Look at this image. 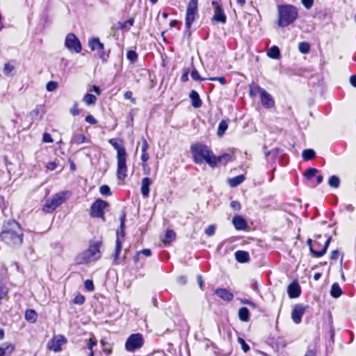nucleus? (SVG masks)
Returning <instances> with one entry per match:
<instances>
[{
    "mask_svg": "<svg viewBox=\"0 0 356 356\" xmlns=\"http://www.w3.org/2000/svg\"><path fill=\"white\" fill-rule=\"evenodd\" d=\"M191 153L195 163H202L204 161L211 167H214L217 163H220L222 159L227 161L231 158L229 154L216 156L213 152L203 144H196L191 146Z\"/></svg>",
    "mask_w": 356,
    "mask_h": 356,
    "instance_id": "nucleus-1",
    "label": "nucleus"
},
{
    "mask_svg": "<svg viewBox=\"0 0 356 356\" xmlns=\"http://www.w3.org/2000/svg\"><path fill=\"white\" fill-rule=\"evenodd\" d=\"M0 237L10 246L20 245L23 241L22 230L15 220H8L3 224Z\"/></svg>",
    "mask_w": 356,
    "mask_h": 356,
    "instance_id": "nucleus-2",
    "label": "nucleus"
},
{
    "mask_svg": "<svg viewBox=\"0 0 356 356\" xmlns=\"http://www.w3.org/2000/svg\"><path fill=\"white\" fill-rule=\"evenodd\" d=\"M108 143L117 151V177L120 180H124L127 177V154L122 144V141L118 143L116 138H111Z\"/></svg>",
    "mask_w": 356,
    "mask_h": 356,
    "instance_id": "nucleus-3",
    "label": "nucleus"
},
{
    "mask_svg": "<svg viewBox=\"0 0 356 356\" xmlns=\"http://www.w3.org/2000/svg\"><path fill=\"white\" fill-rule=\"evenodd\" d=\"M277 10L278 26L280 27H285L291 24L298 15V9L291 5L278 6Z\"/></svg>",
    "mask_w": 356,
    "mask_h": 356,
    "instance_id": "nucleus-4",
    "label": "nucleus"
},
{
    "mask_svg": "<svg viewBox=\"0 0 356 356\" xmlns=\"http://www.w3.org/2000/svg\"><path fill=\"white\" fill-rule=\"evenodd\" d=\"M68 192H60L55 194L51 200H47L43 206V211L51 213L62 204L67 198Z\"/></svg>",
    "mask_w": 356,
    "mask_h": 356,
    "instance_id": "nucleus-5",
    "label": "nucleus"
},
{
    "mask_svg": "<svg viewBox=\"0 0 356 356\" xmlns=\"http://www.w3.org/2000/svg\"><path fill=\"white\" fill-rule=\"evenodd\" d=\"M197 5L198 0H191L187 5L185 19L186 28L187 31H189L192 24L198 17Z\"/></svg>",
    "mask_w": 356,
    "mask_h": 356,
    "instance_id": "nucleus-6",
    "label": "nucleus"
},
{
    "mask_svg": "<svg viewBox=\"0 0 356 356\" xmlns=\"http://www.w3.org/2000/svg\"><path fill=\"white\" fill-rule=\"evenodd\" d=\"M144 344V338L140 333L131 334L127 339L125 349L129 352H134L140 349Z\"/></svg>",
    "mask_w": 356,
    "mask_h": 356,
    "instance_id": "nucleus-7",
    "label": "nucleus"
},
{
    "mask_svg": "<svg viewBox=\"0 0 356 356\" xmlns=\"http://www.w3.org/2000/svg\"><path fill=\"white\" fill-rule=\"evenodd\" d=\"M107 207H108L107 202L101 199L97 200L90 207V216L93 218H101L104 221V209Z\"/></svg>",
    "mask_w": 356,
    "mask_h": 356,
    "instance_id": "nucleus-8",
    "label": "nucleus"
},
{
    "mask_svg": "<svg viewBox=\"0 0 356 356\" xmlns=\"http://www.w3.org/2000/svg\"><path fill=\"white\" fill-rule=\"evenodd\" d=\"M99 248L100 244L99 243L90 245L89 248L83 254L84 261L90 262L98 259L100 257Z\"/></svg>",
    "mask_w": 356,
    "mask_h": 356,
    "instance_id": "nucleus-9",
    "label": "nucleus"
},
{
    "mask_svg": "<svg viewBox=\"0 0 356 356\" xmlns=\"http://www.w3.org/2000/svg\"><path fill=\"white\" fill-rule=\"evenodd\" d=\"M65 45L70 51H74L76 53H79L82 49L80 40L72 33L67 35Z\"/></svg>",
    "mask_w": 356,
    "mask_h": 356,
    "instance_id": "nucleus-10",
    "label": "nucleus"
},
{
    "mask_svg": "<svg viewBox=\"0 0 356 356\" xmlns=\"http://www.w3.org/2000/svg\"><path fill=\"white\" fill-rule=\"evenodd\" d=\"M254 90L260 94L261 104L264 107L270 108L274 106L275 102L273 97L264 89L256 86H254Z\"/></svg>",
    "mask_w": 356,
    "mask_h": 356,
    "instance_id": "nucleus-11",
    "label": "nucleus"
},
{
    "mask_svg": "<svg viewBox=\"0 0 356 356\" xmlns=\"http://www.w3.org/2000/svg\"><path fill=\"white\" fill-rule=\"evenodd\" d=\"M211 5L214 9V15L212 17V20L222 24H225L227 22V17L222 6L216 1H213Z\"/></svg>",
    "mask_w": 356,
    "mask_h": 356,
    "instance_id": "nucleus-12",
    "label": "nucleus"
},
{
    "mask_svg": "<svg viewBox=\"0 0 356 356\" xmlns=\"http://www.w3.org/2000/svg\"><path fill=\"white\" fill-rule=\"evenodd\" d=\"M332 238L331 236L328 237L327 239L326 240L325 244H324V246L323 248V249L320 251H318V250H316L314 249L313 246H312V240L311 238H308L307 241V244L309 245V250L311 252V253L312 254V255L314 257H316V258H318V257H321L322 256H323L326 252H327V250L329 247V245H330V241H331Z\"/></svg>",
    "mask_w": 356,
    "mask_h": 356,
    "instance_id": "nucleus-13",
    "label": "nucleus"
},
{
    "mask_svg": "<svg viewBox=\"0 0 356 356\" xmlns=\"http://www.w3.org/2000/svg\"><path fill=\"white\" fill-rule=\"evenodd\" d=\"M306 309L307 307L300 304L294 306L291 314V318L295 323L299 324L301 322L302 316L305 314Z\"/></svg>",
    "mask_w": 356,
    "mask_h": 356,
    "instance_id": "nucleus-14",
    "label": "nucleus"
},
{
    "mask_svg": "<svg viewBox=\"0 0 356 356\" xmlns=\"http://www.w3.org/2000/svg\"><path fill=\"white\" fill-rule=\"evenodd\" d=\"M65 342L66 339L63 336H57L48 343V347L56 353L59 352L61 349V346Z\"/></svg>",
    "mask_w": 356,
    "mask_h": 356,
    "instance_id": "nucleus-15",
    "label": "nucleus"
},
{
    "mask_svg": "<svg viewBox=\"0 0 356 356\" xmlns=\"http://www.w3.org/2000/svg\"><path fill=\"white\" fill-rule=\"evenodd\" d=\"M287 293L291 298H296L300 296L301 289L297 282H293L287 288Z\"/></svg>",
    "mask_w": 356,
    "mask_h": 356,
    "instance_id": "nucleus-16",
    "label": "nucleus"
},
{
    "mask_svg": "<svg viewBox=\"0 0 356 356\" xmlns=\"http://www.w3.org/2000/svg\"><path fill=\"white\" fill-rule=\"evenodd\" d=\"M122 250V241L120 236H119V231L117 232V238L115 241V248L114 253L112 254V257L113 258V264L115 265H118L120 264L119 261V254Z\"/></svg>",
    "mask_w": 356,
    "mask_h": 356,
    "instance_id": "nucleus-17",
    "label": "nucleus"
},
{
    "mask_svg": "<svg viewBox=\"0 0 356 356\" xmlns=\"http://www.w3.org/2000/svg\"><path fill=\"white\" fill-rule=\"evenodd\" d=\"M216 295L225 301H232L234 298V295L229 291L225 288H218L215 291Z\"/></svg>",
    "mask_w": 356,
    "mask_h": 356,
    "instance_id": "nucleus-18",
    "label": "nucleus"
},
{
    "mask_svg": "<svg viewBox=\"0 0 356 356\" xmlns=\"http://www.w3.org/2000/svg\"><path fill=\"white\" fill-rule=\"evenodd\" d=\"M232 223L237 230H245L248 226L246 220L239 215L233 218Z\"/></svg>",
    "mask_w": 356,
    "mask_h": 356,
    "instance_id": "nucleus-19",
    "label": "nucleus"
},
{
    "mask_svg": "<svg viewBox=\"0 0 356 356\" xmlns=\"http://www.w3.org/2000/svg\"><path fill=\"white\" fill-rule=\"evenodd\" d=\"M189 97L191 99L192 106L194 108H198L201 107L202 102L197 92L192 90L189 95Z\"/></svg>",
    "mask_w": 356,
    "mask_h": 356,
    "instance_id": "nucleus-20",
    "label": "nucleus"
},
{
    "mask_svg": "<svg viewBox=\"0 0 356 356\" xmlns=\"http://www.w3.org/2000/svg\"><path fill=\"white\" fill-rule=\"evenodd\" d=\"M152 181L149 177H144L142 179L141 193L144 197H148L149 193V186Z\"/></svg>",
    "mask_w": 356,
    "mask_h": 356,
    "instance_id": "nucleus-21",
    "label": "nucleus"
},
{
    "mask_svg": "<svg viewBox=\"0 0 356 356\" xmlns=\"http://www.w3.org/2000/svg\"><path fill=\"white\" fill-rule=\"evenodd\" d=\"M235 258L239 263H246L250 260L249 253L243 250H238L235 252Z\"/></svg>",
    "mask_w": 356,
    "mask_h": 356,
    "instance_id": "nucleus-22",
    "label": "nucleus"
},
{
    "mask_svg": "<svg viewBox=\"0 0 356 356\" xmlns=\"http://www.w3.org/2000/svg\"><path fill=\"white\" fill-rule=\"evenodd\" d=\"M89 47L92 51L101 50L102 51L104 48V45L99 41L98 38H93L89 40Z\"/></svg>",
    "mask_w": 356,
    "mask_h": 356,
    "instance_id": "nucleus-23",
    "label": "nucleus"
},
{
    "mask_svg": "<svg viewBox=\"0 0 356 356\" xmlns=\"http://www.w3.org/2000/svg\"><path fill=\"white\" fill-rule=\"evenodd\" d=\"M14 350L12 344L3 343L0 347V356H9Z\"/></svg>",
    "mask_w": 356,
    "mask_h": 356,
    "instance_id": "nucleus-24",
    "label": "nucleus"
},
{
    "mask_svg": "<svg viewBox=\"0 0 356 356\" xmlns=\"http://www.w3.org/2000/svg\"><path fill=\"white\" fill-rule=\"evenodd\" d=\"M238 318L241 321L248 322L250 320V312L247 307H241L238 310Z\"/></svg>",
    "mask_w": 356,
    "mask_h": 356,
    "instance_id": "nucleus-25",
    "label": "nucleus"
},
{
    "mask_svg": "<svg viewBox=\"0 0 356 356\" xmlns=\"http://www.w3.org/2000/svg\"><path fill=\"white\" fill-rule=\"evenodd\" d=\"M267 55L271 58L278 59L280 57V49L277 46H273L268 50Z\"/></svg>",
    "mask_w": 356,
    "mask_h": 356,
    "instance_id": "nucleus-26",
    "label": "nucleus"
},
{
    "mask_svg": "<svg viewBox=\"0 0 356 356\" xmlns=\"http://www.w3.org/2000/svg\"><path fill=\"white\" fill-rule=\"evenodd\" d=\"M341 294H342V291H341V289L339 284L337 282L334 283L331 287L330 295L333 298H337Z\"/></svg>",
    "mask_w": 356,
    "mask_h": 356,
    "instance_id": "nucleus-27",
    "label": "nucleus"
},
{
    "mask_svg": "<svg viewBox=\"0 0 356 356\" xmlns=\"http://www.w3.org/2000/svg\"><path fill=\"white\" fill-rule=\"evenodd\" d=\"M38 314L33 309H28L25 312V318L30 323H35L37 320Z\"/></svg>",
    "mask_w": 356,
    "mask_h": 356,
    "instance_id": "nucleus-28",
    "label": "nucleus"
},
{
    "mask_svg": "<svg viewBox=\"0 0 356 356\" xmlns=\"http://www.w3.org/2000/svg\"><path fill=\"white\" fill-rule=\"evenodd\" d=\"M245 180V177L243 175H238L235 177L229 179V184L232 187H236Z\"/></svg>",
    "mask_w": 356,
    "mask_h": 356,
    "instance_id": "nucleus-29",
    "label": "nucleus"
},
{
    "mask_svg": "<svg viewBox=\"0 0 356 356\" xmlns=\"http://www.w3.org/2000/svg\"><path fill=\"white\" fill-rule=\"evenodd\" d=\"M228 128V124H227V120H222L220 124H218V131H217V134L219 137H222L225 132L226 131V130Z\"/></svg>",
    "mask_w": 356,
    "mask_h": 356,
    "instance_id": "nucleus-30",
    "label": "nucleus"
},
{
    "mask_svg": "<svg viewBox=\"0 0 356 356\" xmlns=\"http://www.w3.org/2000/svg\"><path fill=\"white\" fill-rule=\"evenodd\" d=\"M302 156L305 161H309L316 156V152L312 149H307L303 150Z\"/></svg>",
    "mask_w": 356,
    "mask_h": 356,
    "instance_id": "nucleus-31",
    "label": "nucleus"
},
{
    "mask_svg": "<svg viewBox=\"0 0 356 356\" xmlns=\"http://www.w3.org/2000/svg\"><path fill=\"white\" fill-rule=\"evenodd\" d=\"M175 238V233L173 230L168 229L167 230L164 238L162 240V241L165 244H169L171 241H172Z\"/></svg>",
    "mask_w": 356,
    "mask_h": 356,
    "instance_id": "nucleus-32",
    "label": "nucleus"
},
{
    "mask_svg": "<svg viewBox=\"0 0 356 356\" xmlns=\"http://www.w3.org/2000/svg\"><path fill=\"white\" fill-rule=\"evenodd\" d=\"M83 100L87 105H91L95 104L97 98L94 95L88 93L83 97Z\"/></svg>",
    "mask_w": 356,
    "mask_h": 356,
    "instance_id": "nucleus-33",
    "label": "nucleus"
},
{
    "mask_svg": "<svg viewBox=\"0 0 356 356\" xmlns=\"http://www.w3.org/2000/svg\"><path fill=\"white\" fill-rule=\"evenodd\" d=\"M328 184L330 187L338 188L340 184V179L337 176L332 175L329 179Z\"/></svg>",
    "mask_w": 356,
    "mask_h": 356,
    "instance_id": "nucleus-34",
    "label": "nucleus"
},
{
    "mask_svg": "<svg viewBox=\"0 0 356 356\" xmlns=\"http://www.w3.org/2000/svg\"><path fill=\"white\" fill-rule=\"evenodd\" d=\"M86 140V138L83 134H76L74 135V136L72 139V142L76 143V144H81V143H85Z\"/></svg>",
    "mask_w": 356,
    "mask_h": 356,
    "instance_id": "nucleus-35",
    "label": "nucleus"
},
{
    "mask_svg": "<svg viewBox=\"0 0 356 356\" xmlns=\"http://www.w3.org/2000/svg\"><path fill=\"white\" fill-rule=\"evenodd\" d=\"M317 169L309 168L305 172L304 175L308 180H310L317 174Z\"/></svg>",
    "mask_w": 356,
    "mask_h": 356,
    "instance_id": "nucleus-36",
    "label": "nucleus"
},
{
    "mask_svg": "<svg viewBox=\"0 0 356 356\" xmlns=\"http://www.w3.org/2000/svg\"><path fill=\"white\" fill-rule=\"evenodd\" d=\"M298 49L302 54H307L309 52L310 46L308 42H301L298 44Z\"/></svg>",
    "mask_w": 356,
    "mask_h": 356,
    "instance_id": "nucleus-37",
    "label": "nucleus"
},
{
    "mask_svg": "<svg viewBox=\"0 0 356 356\" xmlns=\"http://www.w3.org/2000/svg\"><path fill=\"white\" fill-rule=\"evenodd\" d=\"M125 218H126V213L124 211L122 212L121 216H120V232H119V236L120 235L121 238H124V223H125Z\"/></svg>",
    "mask_w": 356,
    "mask_h": 356,
    "instance_id": "nucleus-38",
    "label": "nucleus"
},
{
    "mask_svg": "<svg viewBox=\"0 0 356 356\" xmlns=\"http://www.w3.org/2000/svg\"><path fill=\"white\" fill-rule=\"evenodd\" d=\"M144 254V255H145L147 257H149L152 254V252H151V250H149V249H143V250H142L140 251L137 252V253L136 254V255L134 257V259L135 262H138V261L139 254Z\"/></svg>",
    "mask_w": 356,
    "mask_h": 356,
    "instance_id": "nucleus-39",
    "label": "nucleus"
},
{
    "mask_svg": "<svg viewBox=\"0 0 356 356\" xmlns=\"http://www.w3.org/2000/svg\"><path fill=\"white\" fill-rule=\"evenodd\" d=\"M134 23V19L129 18L126 22L121 24L120 29L129 30L130 29V27L133 26Z\"/></svg>",
    "mask_w": 356,
    "mask_h": 356,
    "instance_id": "nucleus-40",
    "label": "nucleus"
},
{
    "mask_svg": "<svg viewBox=\"0 0 356 356\" xmlns=\"http://www.w3.org/2000/svg\"><path fill=\"white\" fill-rule=\"evenodd\" d=\"M127 58L131 63H134L138 58V54L135 51L129 50L127 54Z\"/></svg>",
    "mask_w": 356,
    "mask_h": 356,
    "instance_id": "nucleus-41",
    "label": "nucleus"
},
{
    "mask_svg": "<svg viewBox=\"0 0 356 356\" xmlns=\"http://www.w3.org/2000/svg\"><path fill=\"white\" fill-rule=\"evenodd\" d=\"M193 69L191 72V78L195 81H201L205 80L206 79L202 78L200 75L197 70L193 66Z\"/></svg>",
    "mask_w": 356,
    "mask_h": 356,
    "instance_id": "nucleus-42",
    "label": "nucleus"
},
{
    "mask_svg": "<svg viewBox=\"0 0 356 356\" xmlns=\"http://www.w3.org/2000/svg\"><path fill=\"white\" fill-rule=\"evenodd\" d=\"M99 192L103 195H111V189L109 186L107 185H102L99 188Z\"/></svg>",
    "mask_w": 356,
    "mask_h": 356,
    "instance_id": "nucleus-43",
    "label": "nucleus"
},
{
    "mask_svg": "<svg viewBox=\"0 0 356 356\" xmlns=\"http://www.w3.org/2000/svg\"><path fill=\"white\" fill-rule=\"evenodd\" d=\"M58 87V83L56 81H49L47 83L46 86V88L48 91L52 92L54 91Z\"/></svg>",
    "mask_w": 356,
    "mask_h": 356,
    "instance_id": "nucleus-44",
    "label": "nucleus"
},
{
    "mask_svg": "<svg viewBox=\"0 0 356 356\" xmlns=\"http://www.w3.org/2000/svg\"><path fill=\"white\" fill-rule=\"evenodd\" d=\"M238 343L241 344V348L243 349V350L245 352V353H247L250 350V346L246 343V342L245 341V340L241 337H239L238 339Z\"/></svg>",
    "mask_w": 356,
    "mask_h": 356,
    "instance_id": "nucleus-45",
    "label": "nucleus"
},
{
    "mask_svg": "<svg viewBox=\"0 0 356 356\" xmlns=\"http://www.w3.org/2000/svg\"><path fill=\"white\" fill-rule=\"evenodd\" d=\"M85 302V297L81 294H79L75 296L74 299V303L76 305H81Z\"/></svg>",
    "mask_w": 356,
    "mask_h": 356,
    "instance_id": "nucleus-46",
    "label": "nucleus"
},
{
    "mask_svg": "<svg viewBox=\"0 0 356 356\" xmlns=\"http://www.w3.org/2000/svg\"><path fill=\"white\" fill-rule=\"evenodd\" d=\"M216 232V226L211 225L205 229V234L209 236L214 235Z\"/></svg>",
    "mask_w": 356,
    "mask_h": 356,
    "instance_id": "nucleus-47",
    "label": "nucleus"
},
{
    "mask_svg": "<svg viewBox=\"0 0 356 356\" xmlns=\"http://www.w3.org/2000/svg\"><path fill=\"white\" fill-rule=\"evenodd\" d=\"M14 70V66L10 65L9 63H6L3 67V73L6 75H8L13 70Z\"/></svg>",
    "mask_w": 356,
    "mask_h": 356,
    "instance_id": "nucleus-48",
    "label": "nucleus"
},
{
    "mask_svg": "<svg viewBox=\"0 0 356 356\" xmlns=\"http://www.w3.org/2000/svg\"><path fill=\"white\" fill-rule=\"evenodd\" d=\"M70 113L74 115H78L79 114V110L78 109V103L74 102L73 106L70 110Z\"/></svg>",
    "mask_w": 356,
    "mask_h": 356,
    "instance_id": "nucleus-49",
    "label": "nucleus"
},
{
    "mask_svg": "<svg viewBox=\"0 0 356 356\" xmlns=\"http://www.w3.org/2000/svg\"><path fill=\"white\" fill-rule=\"evenodd\" d=\"M84 285L85 288L89 291H92L95 289L92 281L90 280H87L85 282Z\"/></svg>",
    "mask_w": 356,
    "mask_h": 356,
    "instance_id": "nucleus-50",
    "label": "nucleus"
},
{
    "mask_svg": "<svg viewBox=\"0 0 356 356\" xmlns=\"http://www.w3.org/2000/svg\"><path fill=\"white\" fill-rule=\"evenodd\" d=\"M190 72V70L188 68H184L183 74L181 76V81L182 82H186L188 80V74Z\"/></svg>",
    "mask_w": 356,
    "mask_h": 356,
    "instance_id": "nucleus-51",
    "label": "nucleus"
},
{
    "mask_svg": "<svg viewBox=\"0 0 356 356\" xmlns=\"http://www.w3.org/2000/svg\"><path fill=\"white\" fill-rule=\"evenodd\" d=\"M39 112V108L37 107L29 113V117L31 120H33L38 117Z\"/></svg>",
    "mask_w": 356,
    "mask_h": 356,
    "instance_id": "nucleus-52",
    "label": "nucleus"
},
{
    "mask_svg": "<svg viewBox=\"0 0 356 356\" xmlns=\"http://www.w3.org/2000/svg\"><path fill=\"white\" fill-rule=\"evenodd\" d=\"M302 3L307 9H310L314 3V0H301Z\"/></svg>",
    "mask_w": 356,
    "mask_h": 356,
    "instance_id": "nucleus-53",
    "label": "nucleus"
},
{
    "mask_svg": "<svg viewBox=\"0 0 356 356\" xmlns=\"http://www.w3.org/2000/svg\"><path fill=\"white\" fill-rule=\"evenodd\" d=\"M230 207L234 210V211H239L241 209V204L238 201H232L230 203Z\"/></svg>",
    "mask_w": 356,
    "mask_h": 356,
    "instance_id": "nucleus-54",
    "label": "nucleus"
},
{
    "mask_svg": "<svg viewBox=\"0 0 356 356\" xmlns=\"http://www.w3.org/2000/svg\"><path fill=\"white\" fill-rule=\"evenodd\" d=\"M97 343V341L96 340V339L95 337H92L89 339V342H88V348L90 350H92V348L93 346H96Z\"/></svg>",
    "mask_w": 356,
    "mask_h": 356,
    "instance_id": "nucleus-55",
    "label": "nucleus"
},
{
    "mask_svg": "<svg viewBox=\"0 0 356 356\" xmlns=\"http://www.w3.org/2000/svg\"><path fill=\"white\" fill-rule=\"evenodd\" d=\"M85 120L87 122L91 124H95L97 123V120L92 115H87Z\"/></svg>",
    "mask_w": 356,
    "mask_h": 356,
    "instance_id": "nucleus-56",
    "label": "nucleus"
},
{
    "mask_svg": "<svg viewBox=\"0 0 356 356\" xmlns=\"http://www.w3.org/2000/svg\"><path fill=\"white\" fill-rule=\"evenodd\" d=\"M124 98H125V99H130V100H131V102L133 104H135V103H136V99L132 97V92H131V91H127V92L124 93Z\"/></svg>",
    "mask_w": 356,
    "mask_h": 356,
    "instance_id": "nucleus-57",
    "label": "nucleus"
},
{
    "mask_svg": "<svg viewBox=\"0 0 356 356\" xmlns=\"http://www.w3.org/2000/svg\"><path fill=\"white\" fill-rule=\"evenodd\" d=\"M42 140L44 143H52L53 142V139H52L51 135L48 133H44L43 134Z\"/></svg>",
    "mask_w": 356,
    "mask_h": 356,
    "instance_id": "nucleus-58",
    "label": "nucleus"
},
{
    "mask_svg": "<svg viewBox=\"0 0 356 356\" xmlns=\"http://www.w3.org/2000/svg\"><path fill=\"white\" fill-rule=\"evenodd\" d=\"M149 147L148 143L147 140L145 138H142V144H141V151L142 152H147V149Z\"/></svg>",
    "mask_w": 356,
    "mask_h": 356,
    "instance_id": "nucleus-59",
    "label": "nucleus"
},
{
    "mask_svg": "<svg viewBox=\"0 0 356 356\" xmlns=\"http://www.w3.org/2000/svg\"><path fill=\"white\" fill-rule=\"evenodd\" d=\"M209 79L211 81H218L222 85H225L226 83V79L224 76L211 77Z\"/></svg>",
    "mask_w": 356,
    "mask_h": 356,
    "instance_id": "nucleus-60",
    "label": "nucleus"
},
{
    "mask_svg": "<svg viewBox=\"0 0 356 356\" xmlns=\"http://www.w3.org/2000/svg\"><path fill=\"white\" fill-rule=\"evenodd\" d=\"M148 159H149V154L147 153V152H142L141 160L143 161V166L145 165V163H146V161Z\"/></svg>",
    "mask_w": 356,
    "mask_h": 356,
    "instance_id": "nucleus-61",
    "label": "nucleus"
},
{
    "mask_svg": "<svg viewBox=\"0 0 356 356\" xmlns=\"http://www.w3.org/2000/svg\"><path fill=\"white\" fill-rule=\"evenodd\" d=\"M339 251L337 250H333L332 252H331V259L332 260H336L337 259L338 257H339Z\"/></svg>",
    "mask_w": 356,
    "mask_h": 356,
    "instance_id": "nucleus-62",
    "label": "nucleus"
},
{
    "mask_svg": "<svg viewBox=\"0 0 356 356\" xmlns=\"http://www.w3.org/2000/svg\"><path fill=\"white\" fill-rule=\"evenodd\" d=\"M56 163L55 162H50L47 164V168L49 170H54L56 168Z\"/></svg>",
    "mask_w": 356,
    "mask_h": 356,
    "instance_id": "nucleus-63",
    "label": "nucleus"
},
{
    "mask_svg": "<svg viewBox=\"0 0 356 356\" xmlns=\"http://www.w3.org/2000/svg\"><path fill=\"white\" fill-rule=\"evenodd\" d=\"M350 84L356 88V75H353L350 78Z\"/></svg>",
    "mask_w": 356,
    "mask_h": 356,
    "instance_id": "nucleus-64",
    "label": "nucleus"
}]
</instances>
